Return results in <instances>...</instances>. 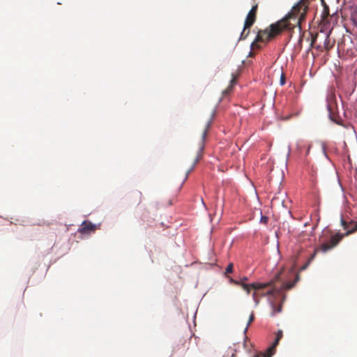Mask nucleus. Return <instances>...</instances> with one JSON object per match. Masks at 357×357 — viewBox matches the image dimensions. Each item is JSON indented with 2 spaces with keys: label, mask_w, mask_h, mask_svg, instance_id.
Masks as SVG:
<instances>
[{
  "label": "nucleus",
  "mask_w": 357,
  "mask_h": 357,
  "mask_svg": "<svg viewBox=\"0 0 357 357\" xmlns=\"http://www.w3.org/2000/svg\"><path fill=\"white\" fill-rule=\"evenodd\" d=\"M257 4L253 6L251 10L248 13L245 22L243 31L240 36V40H245L250 33V29L254 24L257 18Z\"/></svg>",
  "instance_id": "4"
},
{
  "label": "nucleus",
  "mask_w": 357,
  "mask_h": 357,
  "mask_svg": "<svg viewBox=\"0 0 357 357\" xmlns=\"http://www.w3.org/2000/svg\"><path fill=\"white\" fill-rule=\"evenodd\" d=\"M280 273H278L274 280L270 282H254L252 284H245L243 282L240 284L241 286L248 294H250L251 290H254L252 294V298L257 305L259 303L258 296H265L268 295L280 294L282 291L291 289L298 280V275L296 279L294 282H282L280 286L276 284V281L280 280Z\"/></svg>",
  "instance_id": "2"
},
{
  "label": "nucleus",
  "mask_w": 357,
  "mask_h": 357,
  "mask_svg": "<svg viewBox=\"0 0 357 357\" xmlns=\"http://www.w3.org/2000/svg\"><path fill=\"white\" fill-rule=\"evenodd\" d=\"M341 222L343 228L347 230V232L344 234H336L335 235L331 236L328 242L324 243L320 245L321 252H326L333 249L339 243L344 236H348L357 231V222H347L343 219H342Z\"/></svg>",
  "instance_id": "3"
},
{
  "label": "nucleus",
  "mask_w": 357,
  "mask_h": 357,
  "mask_svg": "<svg viewBox=\"0 0 357 357\" xmlns=\"http://www.w3.org/2000/svg\"><path fill=\"white\" fill-rule=\"evenodd\" d=\"M96 230V225L91 222L84 221L79 228L78 231L81 234H89Z\"/></svg>",
  "instance_id": "6"
},
{
  "label": "nucleus",
  "mask_w": 357,
  "mask_h": 357,
  "mask_svg": "<svg viewBox=\"0 0 357 357\" xmlns=\"http://www.w3.org/2000/svg\"><path fill=\"white\" fill-rule=\"evenodd\" d=\"M139 203L140 202V199H141V196H142V193H139Z\"/></svg>",
  "instance_id": "20"
},
{
  "label": "nucleus",
  "mask_w": 357,
  "mask_h": 357,
  "mask_svg": "<svg viewBox=\"0 0 357 357\" xmlns=\"http://www.w3.org/2000/svg\"><path fill=\"white\" fill-rule=\"evenodd\" d=\"M268 221V217H266V216H265V215H262V216L261 217L260 222H261V223H263V224H265V225H266V224H267Z\"/></svg>",
  "instance_id": "15"
},
{
  "label": "nucleus",
  "mask_w": 357,
  "mask_h": 357,
  "mask_svg": "<svg viewBox=\"0 0 357 357\" xmlns=\"http://www.w3.org/2000/svg\"><path fill=\"white\" fill-rule=\"evenodd\" d=\"M285 84V75L284 73L281 74L280 77V84L284 85Z\"/></svg>",
  "instance_id": "16"
},
{
  "label": "nucleus",
  "mask_w": 357,
  "mask_h": 357,
  "mask_svg": "<svg viewBox=\"0 0 357 357\" xmlns=\"http://www.w3.org/2000/svg\"><path fill=\"white\" fill-rule=\"evenodd\" d=\"M248 280V278L244 277L243 278H242L241 280H240L239 281H242L243 282H245V281Z\"/></svg>",
  "instance_id": "18"
},
{
  "label": "nucleus",
  "mask_w": 357,
  "mask_h": 357,
  "mask_svg": "<svg viewBox=\"0 0 357 357\" xmlns=\"http://www.w3.org/2000/svg\"><path fill=\"white\" fill-rule=\"evenodd\" d=\"M211 123H212V118L207 121V123H206V124L205 126V128H204V129L203 130V132H202V139H201V141L199 142V151L197 152L196 158H195V160L194 161V163H193L192 167L187 172L186 178L188 177V176L190 174V172L191 171H192V169H194L195 166L198 163V162L202 158V153H203V151L204 149L205 139H206V137L207 136L208 130L209 128L211 127Z\"/></svg>",
  "instance_id": "5"
},
{
  "label": "nucleus",
  "mask_w": 357,
  "mask_h": 357,
  "mask_svg": "<svg viewBox=\"0 0 357 357\" xmlns=\"http://www.w3.org/2000/svg\"><path fill=\"white\" fill-rule=\"evenodd\" d=\"M307 10V6L305 0H301L283 19L271 24L265 29L259 30L255 40L251 44V48L260 49L259 43H267L284 30H291L297 26L301 28V23L305 19Z\"/></svg>",
  "instance_id": "1"
},
{
  "label": "nucleus",
  "mask_w": 357,
  "mask_h": 357,
  "mask_svg": "<svg viewBox=\"0 0 357 357\" xmlns=\"http://www.w3.org/2000/svg\"><path fill=\"white\" fill-rule=\"evenodd\" d=\"M321 251V249H320V247L319 248H317L314 250V252L312 253V255L310 256L309 260L306 262L305 264H304L302 268H301V270H305L307 268V267L309 266V264H310V262L314 259L318 251Z\"/></svg>",
  "instance_id": "8"
},
{
  "label": "nucleus",
  "mask_w": 357,
  "mask_h": 357,
  "mask_svg": "<svg viewBox=\"0 0 357 357\" xmlns=\"http://www.w3.org/2000/svg\"><path fill=\"white\" fill-rule=\"evenodd\" d=\"M230 282L235 284L236 285H240L242 283V281H237L234 280L233 278H230Z\"/></svg>",
  "instance_id": "17"
},
{
  "label": "nucleus",
  "mask_w": 357,
  "mask_h": 357,
  "mask_svg": "<svg viewBox=\"0 0 357 357\" xmlns=\"http://www.w3.org/2000/svg\"><path fill=\"white\" fill-rule=\"evenodd\" d=\"M330 15L329 8L326 5H324V10L322 13V18L325 20Z\"/></svg>",
  "instance_id": "11"
},
{
  "label": "nucleus",
  "mask_w": 357,
  "mask_h": 357,
  "mask_svg": "<svg viewBox=\"0 0 357 357\" xmlns=\"http://www.w3.org/2000/svg\"><path fill=\"white\" fill-rule=\"evenodd\" d=\"M272 310L273 311H272L271 314L273 316L276 313H279L282 311V305H280L278 307H276L275 304L272 303Z\"/></svg>",
  "instance_id": "10"
},
{
  "label": "nucleus",
  "mask_w": 357,
  "mask_h": 357,
  "mask_svg": "<svg viewBox=\"0 0 357 357\" xmlns=\"http://www.w3.org/2000/svg\"><path fill=\"white\" fill-rule=\"evenodd\" d=\"M307 154H308V153H309V151H310V145H309V146H307Z\"/></svg>",
  "instance_id": "19"
},
{
  "label": "nucleus",
  "mask_w": 357,
  "mask_h": 357,
  "mask_svg": "<svg viewBox=\"0 0 357 357\" xmlns=\"http://www.w3.org/2000/svg\"><path fill=\"white\" fill-rule=\"evenodd\" d=\"M283 336L282 331L279 330L276 333V337L273 342V347H276L278 344H279L280 340Z\"/></svg>",
  "instance_id": "9"
},
{
  "label": "nucleus",
  "mask_w": 357,
  "mask_h": 357,
  "mask_svg": "<svg viewBox=\"0 0 357 357\" xmlns=\"http://www.w3.org/2000/svg\"><path fill=\"white\" fill-rule=\"evenodd\" d=\"M234 270V264L232 263H229L226 268L225 275H227L228 273H231Z\"/></svg>",
  "instance_id": "12"
},
{
  "label": "nucleus",
  "mask_w": 357,
  "mask_h": 357,
  "mask_svg": "<svg viewBox=\"0 0 357 357\" xmlns=\"http://www.w3.org/2000/svg\"><path fill=\"white\" fill-rule=\"evenodd\" d=\"M254 319H255V314H254L253 312H252L250 314V315L249 320L248 321L247 327L245 329V332H246L248 331L249 325L254 321Z\"/></svg>",
  "instance_id": "13"
},
{
  "label": "nucleus",
  "mask_w": 357,
  "mask_h": 357,
  "mask_svg": "<svg viewBox=\"0 0 357 357\" xmlns=\"http://www.w3.org/2000/svg\"><path fill=\"white\" fill-rule=\"evenodd\" d=\"M275 349V347H273V344L272 346L270 347L267 349V352H268L267 354H262V353H258V354H256L253 357H271L273 354Z\"/></svg>",
  "instance_id": "7"
},
{
  "label": "nucleus",
  "mask_w": 357,
  "mask_h": 357,
  "mask_svg": "<svg viewBox=\"0 0 357 357\" xmlns=\"http://www.w3.org/2000/svg\"><path fill=\"white\" fill-rule=\"evenodd\" d=\"M236 76L233 74V75H232V79H231V84H230L229 87H228V88L226 89L225 92H227V91H229V89H231V88H232V86H234V84L236 83Z\"/></svg>",
  "instance_id": "14"
}]
</instances>
